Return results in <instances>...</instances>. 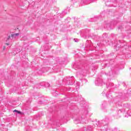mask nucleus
I'll return each instance as SVG.
<instances>
[{
	"label": "nucleus",
	"instance_id": "11",
	"mask_svg": "<svg viewBox=\"0 0 131 131\" xmlns=\"http://www.w3.org/2000/svg\"><path fill=\"white\" fill-rule=\"evenodd\" d=\"M120 113H121V111H120Z\"/></svg>",
	"mask_w": 131,
	"mask_h": 131
},
{
	"label": "nucleus",
	"instance_id": "6",
	"mask_svg": "<svg viewBox=\"0 0 131 131\" xmlns=\"http://www.w3.org/2000/svg\"><path fill=\"white\" fill-rule=\"evenodd\" d=\"M10 38H11V37L10 36H9L7 38V40H9L10 39Z\"/></svg>",
	"mask_w": 131,
	"mask_h": 131
},
{
	"label": "nucleus",
	"instance_id": "4",
	"mask_svg": "<svg viewBox=\"0 0 131 131\" xmlns=\"http://www.w3.org/2000/svg\"><path fill=\"white\" fill-rule=\"evenodd\" d=\"M45 86H46L47 88H48V86H50V84H49V83H46L45 84Z\"/></svg>",
	"mask_w": 131,
	"mask_h": 131
},
{
	"label": "nucleus",
	"instance_id": "8",
	"mask_svg": "<svg viewBox=\"0 0 131 131\" xmlns=\"http://www.w3.org/2000/svg\"><path fill=\"white\" fill-rule=\"evenodd\" d=\"M101 130H105V131H107V129H102Z\"/></svg>",
	"mask_w": 131,
	"mask_h": 131
},
{
	"label": "nucleus",
	"instance_id": "10",
	"mask_svg": "<svg viewBox=\"0 0 131 131\" xmlns=\"http://www.w3.org/2000/svg\"><path fill=\"white\" fill-rule=\"evenodd\" d=\"M6 45H7V46H9V44L7 43Z\"/></svg>",
	"mask_w": 131,
	"mask_h": 131
},
{
	"label": "nucleus",
	"instance_id": "9",
	"mask_svg": "<svg viewBox=\"0 0 131 131\" xmlns=\"http://www.w3.org/2000/svg\"><path fill=\"white\" fill-rule=\"evenodd\" d=\"M17 110H15L14 111V112H17Z\"/></svg>",
	"mask_w": 131,
	"mask_h": 131
},
{
	"label": "nucleus",
	"instance_id": "3",
	"mask_svg": "<svg viewBox=\"0 0 131 131\" xmlns=\"http://www.w3.org/2000/svg\"><path fill=\"white\" fill-rule=\"evenodd\" d=\"M100 124V122L99 121H97L95 122L94 124L95 126H98Z\"/></svg>",
	"mask_w": 131,
	"mask_h": 131
},
{
	"label": "nucleus",
	"instance_id": "5",
	"mask_svg": "<svg viewBox=\"0 0 131 131\" xmlns=\"http://www.w3.org/2000/svg\"><path fill=\"white\" fill-rule=\"evenodd\" d=\"M17 113H18V114H21V112L19 111H17L16 112Z\"/></svg>",
	"mask_w": 131,
	"mask_h": 131
},
{
	"label": "nucleus",
	"instance_id": "7",
	"mask_svg": "<svg viewBox=\"0 0 131 131\" xmlns=\"http://www.w3.org/2000/svg\"><path fill=\"white\" fill-rule=\"evenodd\" d=\"M6 50V47L4 46L3 47V51H5Z\"/></svg>",
	"mask_w": 131,
	"mask_h": 131
},
{
	"label": "nucleus",
	"instance_id": "1",
	"mask_svg": "<svg viewBox=\"0 0 131 131\" xmlns=\"http://www.w3.org/2000/svg\"><path fill=\"white\" fill-rule=\"evenodd\" d=\"M82 130H84V131L93 130V127L91 126H88L87 128H86L85 127H83Z\"/></svg>",
	"mask_w": 131,
	"mask_h": 131
},
{
	"label": "nucleus",
	"instance_id": "2",
	"mask_svg": "<svg viewBox=\"0 0 131 131\" xmlns=\"http://www.w3.org/2000/svg\"><path fill=\"white\" fill-rule=\"evenodd\" d=\"M19 35V33H15L11 34V37H16V36H18Z\"/></svg>",
	"mask_w": 131,
	"mask_h": 131
},
{
	"label": "nucleus",
	"instance_id": "12",
	"mask_svg": "<svg viewBox=\"0 0 131 131\" xmlns=\"http://www.w3.org/2000/svg\"><path fill=\"white\" fill-rule=\"evenodd\" d=\"M82 3H84V1H82Z\"/></svg>",
	"mask_w": 131,
	"mask_h": 131
}]
</instances>
